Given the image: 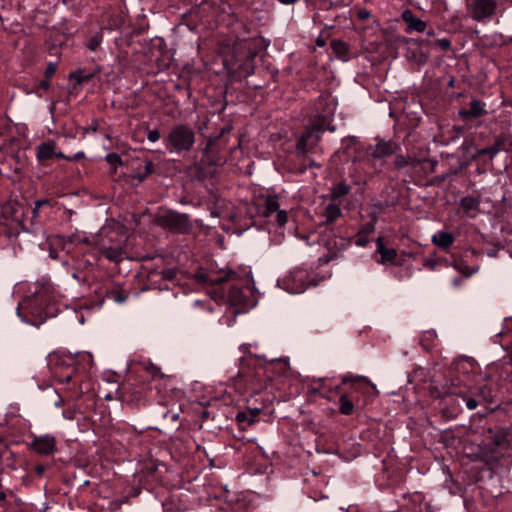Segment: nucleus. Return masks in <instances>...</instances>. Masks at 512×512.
I'll return each mask as SVG.
<instances>
[{"instance_id": "nucleus-51", "label": "nucleus", "mask_w": 512, "mask_h": 512, "mask_svg": "<svg viewBox=\"0 0 512 512\" xmlns=\"http://www.w3.org/2000/svg\"><path fill=\"white\" fill-rule=\"evenodd\" d=\"M46 470V465L44 464H37L34 467V471L37 476H42Z\"/></svg>"}, {"instance_id": "nucleus-16", "label": "nucleus", "mask_w": 512, "mask_h": 512, "mask_svg": "<svg viewBox=\"0 0 512 512\" xmlns=\"http://www.w3.org/2000/svg\"><path fill=\"white\" fill-rule=\"evenodd\" d=\"M476 369V365L473 361L469 359H462L456 362L455 371L458 374L457 378L463 381V383L468 384V379L470 374L474 372ZM456 379V377L454 378Z\"/></svg>"}, {"instance_id": "nucleus-23", "label": "nucleus", "mask_w": 512, "mask_h": 512, "mask_svg": "<svg viewBox=\"0 0 512 512\" xmlns=\"http://www.w3.org/2000/svg\"><path fill=\"white\" fill-rule=\"evenodd\" d=\"M454 240L453 234L446 231H438L432 236V243L441 248L450 247Z\"/></svg>"}, {"instance_id": "nucleus-36", "label": "nucleus", "mask_w": 512, "mask_h": 512, "mask_svg": "<svg viewBox=\"0 0 512 512\" xmlns=\"http://www.w3.org/2000/svg\"><path fill=\"white\" fill-rule=\"evenodd\" d=\"M97 241H98V240H95V241L93 242V245H95V243H96ZM74 243L92 244V242H90V241L88 240V238H87V237H85V236H75V235H73V236H70V237L66 238V244H67V246H68V247H69V245L74 244Z\"/></svg>"}, {"instance_id": "nucleus-33", "label": "nucleus", "mask_w": 512, "mask_h": 512, "mask_svg": "<svg viewBox=\"0 0 512 512\" xmlns=\"http://www.w3.org/2000/svg\"><path fill=\"white\" fill-rule=\"evenodd\" d=\"M480 206V201L473 196H466L461 199V207L465 212H470L474 210H478Z\"/></svg>"}, {"instance_id": "nucleus-46", "label": "nucleus", "mask_w": 512, "mask_h": 512, "mask_svg": "<svg viewBox=\"0 0 512 512\" xmlns=\"http://www.w3.org/2000/svg\"><path fill=\"white\" fill-rule=\"evenodd\" d=\"M154 165L152 161H146L145 163V172L143 175L140 176V180H142L147 175L151 174L153 172Z\"/></svg>"}, {"instance_id": "nucleus-20", "label": "nucleus", "mask_w": 512, "mask_h": 512, "mask_svg": "<svg viewBox=\"0 0 512 512\" xmlns=\"http://www.w3.org/2000/svg\"><path fill=\"white\" fill-rule=\"evenodd\" d=\"M55 154V142L47 141L37 146L36 158L39 161H46L51 159Z\"/></svg>"}, {"instance_id": "nucleus-28", "label": "nucleus", "mask_w": 512, "mask_h": 512, "mask_svg": "<svg viewBox=\"0 0 512 512\" xmlns=\"http://www.w3.org/2000/svg\"><path fill=\"white\" fill-rule=\"evenodd\" d=\"M279 209V203L276 197H268L263 207L261 208V215L264 217H271Z\"/></svg>"}, {"instance_id": "nucleus-1", "label": "nucleus", "mask_w": 512, "mask_h": 512, "mask_svg": "<svg viewBox=\"0 0 512 512\" xmlns=\"http://www.w3.org/2000/svg\"><path fill=\"white\" fill-rule=\"evenodd\" d=\"M342 384L350 385V394L342 393L339 397V411L343 415H351L354 407H364L365 402L360 403L359 400L354 401L352 394L355 392L368 395L370 393L368 386L377 393L376 385L373 384L366 376L347 373L341 376Z\"/></svg>"}, {"instance_id": "nucleus-44", "label": "nucleus", "mask_w": 512, "mask_h": 512, "mask_svg": "<svg viewBox=\"0 0 512 512\" xmlns=\"http://www.w3.org/2000/svg\"><path fill=\"white\" fill-rule=\"evenodd\" d=\"M56 69H57V65L53 62H49L45 69V78H47V79L51 78L55 74Z\"/></svg>"}, {"instance_id": "nucleus-18", "label": "nucleus", "mask_w": 512, "mask_h": 512, "mask_svg": "<svg viewBox=\"0 0 512 512\" xmlns=\"http://www.w3.org/2000/svg\"><path fill=\"white\" fill-rule=\"evenodd\" d=\"M402 19L407 24L408 31L424 32L426 29V23L416 17L409 9L403 11Z\"/></svg>"}, {"instance_id": "nucleus-61", "label": "nucleus", "mask_w": 512, "mask_h": 512, "mask_svg": "<svg viewBox=\"0 0 512 512\" xmlns=\"http://www.w3.org/2000/svg\"><path fill=\"white\" fill-rule=\"evenodd\" d=\"M37 451L42 453V454L49 455L50 453L54 452L55 450L45 449V450H37Z\"/></svg>"}, {"instance_id": "nucleus-60", "label": "nucleus", "mask_w": 512, "mask_h": 512, "mask_svg": "<svg viewBox=\"0 0 512 512\" xmlns=\"http://www.w3.org/2000/svg\"><path fill=\"white\" fill-rule=\"evenodd\" d=\"M282 4L290 5L295 3L297 0H279Z\"/></svg>"}, {"instance_id": "nucleus-32", "label": "nucleus", "mask_w": 512, "mask_h": 512, "mask_svg": "<svg viewBox=\"0 0 512 512\" xmlns=\"http://www.w3.org/2000/svg\"><path fill=\"white\" fill-rule=\"evenodd\" d=\"M333 52L342 60H347L348 45L340 40H334L331 43Z\"/></svg>"}, {"instance_id": "nucleus-7", "label": "nucleus", "mask_w": 512, "mask_h": 512, "mask_svg": "<svg viewBox=\"0 0 512 512\" xmlns=\"http://www.w3.org/2000/svg\"><path fill=\"white\" fill-rule=\"evenodd\" d=\"M501 450H476L466 455V458L475 463L474 468L478 471L485 469L493 470L497 467L502 454Z\"/></svg>"}, {"instance_id": "nucleus-2", "label": "nucleus", "mask_w": 512, "mask_h": 512, "mask_svg": "<svg viewBox=\"0 0 512 512\" xmlns=\"http://www.w3.org/2000/svg\"><path fill=\"white\" fill-rule=\"evenodd\" d=\"M469 387V384L463 383L459 378L452 379L447 395L460 397L465 402L468 410H475L481 403H493L491 386L484 384L474 390L468 389Z\"/></svg>"}, {"instance_id": "nucleus-55", "label": "nucleus", "mask_w": 512, "mask_h": 512, "mask_svg": "<svg viewBox=\"0 0 512 512\" xmlns=\"http://www.w3.org/2000/svg\"><path fill=\"white\" fill-rule=\"evenodd\" d=\"M50 87L49 79H44L39 82V88L47 90Z\"/></svg>"}, {"instance_id": "nucleus-54", "label": "nucleus", "mask_w": 512, "mask_h": 512, "mask_svg": "<svg viewBox=\"0 0 512 512\" xmlns=\"http://www.w3.org/2000/svg\"><path fill=\"white\" fill-rule=\"evenodd\" d=\"M369 16H370V13L366 9H361L358 12V17L362 20L367 19Z\"/></svg>"}, {"instance_id": "nucleus-58", "label": "nucleus", "mask_w": 512, "mask_h": 512, "mask_svg": "<svg viewBox=\"0 0 512 512\" xmlns=\"http://www.w3.org/2000/svg\"><path fill=\"white\" fill-rule=\"evenodd\" d=\"M445 437H451L452 441H455V438L452 437V434L450 432H445ZM454 445H455L454 442L447 444V446H454Z\"/></svg>"}, {"instance_id": "nucleus-42", "label": "nucleus", "mask_w": 512, "mask_h": 512, "mask_svg": "<svg viewBox=\"0 0 512 512\" xmlns=\"http://www.w3.org/2000/svg\"><path fill=\"white\" fill-rule=\"evenodd\" d=\"M435 44L442 50L447 51L451 48V41L448 38L436 40Z\"/></svg>"}, {"instance_id": "nucleus-59", "label": "nucleus", "mask_w": 512, "mask_h": 512, "mask_svg": "<svg viewBox=\"0 0 512 512\" xmlns=\"http://www.w3.org/2000/svg\"><path fill=\"white\" fill-rule=\"evenodd\" d=\"M461 283H462V280H461L460 278H455V279L453 280V285H454L455 287L460 286V285H461Z\"/></svg>"}, {"instance_id": "nucleus-22", "label": "nucleus", "mask_w": 512, "mask_h": 512, "mask_svg": "<svg viewBox=\"0 0 512 512\" xmlns=\"http://www.w3.org/2000/svg\"><path fill=\"white\" fill-rule=\"evenodd\" d=\"M422 162L421 159L416 158L414 156H403V155H396L395 161H394V167L398 170L404 169L406 167L410 168H416L418 165H420Z\"/></svg>"}, {"instance_id": "nucleus-30", "label": "nucleus", "mask_w": 512, "mask_h": 512, "mask_svg": "<svg viewBox=\"0 0 512 512\" xmlns=\"http://www.w3.org/2000/svg\"><path fill=\"white\" fill-rule=\"evenodd\" d=\"M103 42V30L100 29L94 35H92L87 42L85 43L86 48L89 51L95 52L97 51Z\"/></svg>"}, {"instance_id": "nucleus-57", "label": "nucleus", "mask_w": 512, "mask_h": 512, "mask_svg": "<svg viewBox=\"0 0 512 512\" xmlns=\"http://www.w3.org/2000/svg\"><path fill=\"white\" fill-rule=\"evenodd\" d=\"M55 157L57 158H60V159H70L69 157H67L65 154H63L62 152H56L55 151V154H54Z\"/></svg>"}, {"instance_id": "nucleus-6", "label": "nucleus", "mask_w": 512, "mask_h": 512, "mask_svg": "<svg viewBox=\"0 0 512 512\" xmlns=\"http://www.w3.org/2000/svg\"><path fill=\"white\" fill-rule=\"evenodd\" d=\"M323 132V125L319 122H315L311 126L306 127L296 144V152L299 155L312 152L321 140Z\"/></svg>"}, {"instance_id": "nucleus-21", "label": "nucleus", "mask_w": 512, "mask_h": 512, "mask_svg": "<svg viewBox=\"0 0 512 512\" xmlns=\"http://www.w3.org/2000/svg\"><path fill=\"white\" fill-rule=\"evenodd\" d=\"M57 249L66 250L67 252L70 251L69 247L66 244V238L60 235H56L50 238V249H49V256L52 259H58V253Z\"/></svg>"}, {"instance_id": "nucleus-52", "label": "nucleus", "mask_w": 512, "mask_h": 512, "mask_svg": "<svg viewBox=\"0 0 512 512\" xmlns=\"http://www.w3.org/2000/svg\"><path fill=\"white\" fill-rule=\"evenodd\" d=\"M49 204V201L48 200H38L36 203H35V208L33 210V213L34 215L37 214L38 212V209L42 206V205H48Z\"/></svg>"}, {"instance_id": "nucleus-27", "label": "nucleus", "mask_w": 512, "mask_h": 512, "mask_svg": "<svg viewBox=\"0 0 512 512\" xmlns=\"http://www.w3.org/2000/svg\"><path fill=\"white\" fill-rule=\"evenodd\" d=\"M512 147V137H498L492 145V157L501 151H508Z\"/></svg>"}, {"instance_id": "nucleus-48", "label": "nucleus", "mask_w": 512, "mask_h": 512, "mask_svg": "<svg viewBox=\"0 0 512 512\" xmlns=\"http://www.w3.org/2000/svg\"><path fill=\"white\" fill-rule=\"evenodd\" d=\"M114 300L118 303H124L127 300V295L120 292H113Z\"/></svg>"}, {"instance_id": "nucleus-19", "label": "nucleus", "mask_w": 512, "mask_h": 512, "mask_svg": "<svg viewBox=\"0 0 512 512\" xmlns=\"http://www.w3.org/2000/svg\"><path fill=\"white\" fill-rule=\"evenodd\" d=\"M247 293L249 289H243L240 287L233 286L229 291V301L232 305L246 306L247 304Z\"/></svg>"}, {"instance_id": "nucleus-38", "label": "nucleus", "mask_w": 512, "mask_h": 512, "mask_svg": "<svg viewBox=\"0 0 512 512\" xmlns=\"http://www.w3.org/2000/svg\"><path fill=\"white\" fill-rule=\"evenodd\" d=\"M236 276L234 272L225 273L224 276H217L210 279V282L214 285L221 284L225 281L231 280Z\"/></svg>"}, {"instance_id": "nucleus-14", "label": "nucleus", "mask_w": 512, "mask_h": 512, "mask_svg": "<svg viewBox=\"0 0 512 512\" xmlns=\"http://www.w3.org/2000/svg\"><path fill=\"white\" fill-rule=\"evenodd\" d=\"M307 274L303 270L292 271L286 278L284 283L286 284L287 290L291 294H298L305 291L307 287L306 282Z\"/></svg>"}, {"instance_id": "nucleus-3", "label": "nucleus", "mask_w": 512, "mask_h": 512, "mask_svg": "<svg viewBox=\"0 0 512 512\" xmlns=\"http://www.w3.org/2000/svg\"><path fill=\"white\" fill-rule=\"evenodd\" d=\"M196 141V134L192 127L187 124H176L171 127L164 144L170 153L181 154L192 150Z\"/></svg>"}, {"instance_id": "nucleus-64", "label": "nucleus", "mask_w": 512, "mask_h": 512, "mask_svg": "<svg viewBox=\"0 0 512 512\" xmlns=\"http://www.w3.org/2000/svg\"><path fill=\"white\" fill-rule=\"evenodd\" d=\"M64 416H65L66 418H68V419H72V418H73L72 412H67V411H65V412H64Z\"/></svg>"}, {"instance_id": "nucleus-5", "label": "nucleus", "mask_w": 512, "mask_h": 512, "mask_svg": "<svg viewBox=\"0 0 512 512\" xmlns=\"http://www.w3.org/2000/svg\"><path fill=\"white\" fill-rule=\"evenodd\" d=\"M257 51L250 47V42L247 40L238 41L234 48L233 53L226 54L223 57V65L229 74H233L238 70L237 64L244 60H252Z\"/></svg>"}, {"instance_id": "nucleus-49", "label": "nucleus", "mask_w": 512, "mask_h": 512, "mask_svg": "<svg viewBox=\"0 0 512 512\" xmlns=\"http://www.w3.org/2000/svg\"><path fill=\"white\" fill-rule=\"evenodd\" d=\"M482 155H490V157L493 158L492 157V146L483 148V149H480L477 151L476 157H480Z\"/></svg>"}, {"instance_id": "nucleus-4", "label": "nucleus", "mask_w": 512, "mask_h": 512, "mask_svg": "<svg viewBox=\"0 0 512 512\" xmlns=\"http://www.w3.org/2000/svg\"><path fill=\"white\" fill-rule=\"evenodd\" d=\"M278 459L275 450H248L245 455L246 469L251 474H265L272 468L274 462Z\"/></svg>"}, {"instance_id": "nucleus-34", "label": "nucleus", "mask_w": 512, "mask_h": 512, "mask_svg": "<svg viewBox=\"0 0 512 512\" xmlns=\"http://www.w3.org/2000/svg\"><path fill=\"white\" fill-rule=\"evenodd\" d=\"M374 230V226L371 225L366 229H362L358 232L355 244L359 247H364L368 243V234Z\"/></svg>"}, {"instance_id": "nucleus-45", "label": "nucleus", "mask_w": 512, "mask_h": 512, "mask_svg": "<svg viewBox=\"0 0 512 512\" xmlns=\"http://www.w3.org/2000/svg\"><path fill=\"white\" fill-rule=\"evenodd\" d=\"M228 129L226 128H223L221 130V133L217 136H210L209 139H208V144H207V147H206V150L210 149L212 147V145H214L217 140L227 131Z\"/></svg>"}, {"instance_id": "nucleus-11", "label": "nucleus", "mask_w": 512, "mask_h": 512, "mask_svg": "<svg viewBox=\"0 0 512 512\" xmlns=\"http://www.w3.org/2000/svg\"><path fill=\"white\" fill-rule=\"evenodd\" d=\"M496 7V0H475L471 4L472 18L478 22L490 19L494 15Z\"/></svg>"}, {"instance_id": "nucleus-56", "label": "nucleus", "mask_w": 512, "mask_h": 512, "mask_svg": "<svg viewBox=\"0 0 512 512\" xmlns=\"http://www.w3.org/2000/svg\"><path fill=\"white\" fill-rule=\"evenodd\" d=\"M260 413V409L256 408L254 410H250L249 411V414L250 416L255 420V418L257 417V415Z\"/></svg>"}, {"instance_id": "nucleus-26", "label": "nucleus", "mask_w": 512, "mask_h": 512, "mask_svg": "<svg viewBox=\"0 0 512 512\" xmlns=\"http://www.w3.org/2000/svg\"><path fill=\"white\" fill-rule=\"evenodd\" d=\"M33 448H54L56 439L50 434L35 436L33 441Z\"/></svg>"}, {"instance_id": "nucleus-41", "label": "nucleus", "mask_w": 512, "mask_h": 512, "mask_svg": "<svg viewBox=\"0 0 512 512\" xmlns=\"http://www.w3.org/2000/svg\"><path fill=\"white\" fill-rule=\"evenodd\" d=\"M287 213L285 210H279L276 212V221L279 226H284L287 223Z\"/></svg>"}, {"instance_id": "nucleus-50", "label": "nucleus", "mask_w": 512, "mask_h": 512, "mask_svg": "<svg viewBox=\"0 0 512 512\" xmlns=\"http://www.w3.org/2000/svg\"><path fill=\"white\" fill-rule=\"evenodd\" d=\"M162 276L164 279L172 280L175 277V271L171 269L164 270L162 271Z\"/></svg>"}, {"instance_id": "nucleus-8", "label": "nucleus", "mask_w": 512, "mask_h": 512, "mask_svg": "<svg viewBox=\"0 0 512 512\" xmlns=\"http://www.w3.org/2000/svg\"><path fill=\"white\" fill-rule=\"evenodd\" d=\"M319 242L327 249V254L320 258L324 264L329 263L333 259L339 257L345 249L342 239H337L333 230H325L321 235Z\"/></svg>"}, {"instance_id": "nucleus-31", "label": "nucleus", "mask_w": 512, "mask_h": 512, "mask_svg": "<svg viewBox=\"0 0 512 512\" xmlns=\"http://www.w3.org/2000/svg\"><path fill=\"white\" fill-rule=\"evenodd\" d=\"M351 188L345 182H340L334 185L331 189V198L333 201L349 194Z\"/></svg>"}, {"instance_id": "nucleus-10", "label": "nucleus", "mask_w": 512, "mask_h": 512, "mask_svg": "<svg viewBox=\"0 0 512 512\" xmlns=\"http://www.w3.org/2000/svg\"><path fill=\"white\" fill-rule=\"evenodd\" d=\"M95 246L111 262L119 263L124 259V248L120 243H115L112 237L109 238V241L100 239L95 243Z\"/></svg>"}, {"instance_id": "nucleus-24", "label": "nucleus", "mask_w": 512, "mask_h": 512, "mask_svg": "<svg viewBox=\"0 0 512 512\" xmlns=\"http://www.w3.org/2000/svg\"><path fill=\"white\" fill-rule=\"evenodd\" d=\"M342 212L340 209L339 204L335 202L329 203L323 212V216L325 217V223L326 224H332L334 221H336L339 217H341Z\"/></svg>"}, {"instance_id": "nucleus-53", "label": "nucleus", "mask_w": 512, "mask_h": 512, "mask_svg": "<svg viewBox=\"0 0 512 512\" xmlns=\"http://www.w3.org/2000/svg\"><path fill=\"white\" fill-rule=\"evenodd\" d=\"M106 159H107L109 162H111V163H114V162H120V161H121V160H120V157H119L117 154H115V153L108 154V155L106 156Z\"/></svg>"}, {"instance_id": "nucleus-63", "label": "nucleus", "mask_w": 512, "mask_h": 512, "mask_svg": "<svg viewBox=\"0 0 512 512\" xmlns=\"http://www.w3.org/2000/svg\"><path fill=\"white\" fill-rule=\"evenodd\" d=\"M82 157H84V153L80 151V152L75 154L74 159H79V158H82Z\"/></svg>"}, {"instance_id": "nucleus-29", "label": "nucleus", "mask_w": 512, "mask_h": 512, "mask_svg": "<svg viewBox=\"0 0 512 512\" xmlns=\"http://www.w3.org/2000/svg\"><path fill=\"white\" fill-rule=\"evenodd\" d=\"M215 312L210 302L204 303L202 301H195L193 304V315L195 317H200L201 314H215Z\"/></svg>"}, {"instance_id": "nucleus-13", "label": "nucleus", "mask_w": 512, "mask_h": 512, "mask_svg": "<svg viewBox=\"0 0 512 512\" xmlns=\"http://www.w3.org/2000/svg\"><path fill=\"white\" fill-rule=\"evenodd\" d=\"M400 149V145L395 141L376 138V144L371 152V156L374 159H381L397 154Z\"/></svg>"}, {"instance_id": "nucleus-37", "label": "nucleus", "mask_w": 512, "mask_h": 512, "mask_svg": "<svg viewBox=\"0 0 512 512\" xmlns=\"http://www.w3.org/2000/svg\"><path fill=\"white\" fill-rule=\"evenodd\" d=\"M236 420L239 424L247 423L250 425L254 423V419L250 416L249 412H238Z\"/></svg>"}, {"instance_id": "nucleus-12", "label": "nucleus", "mask_w": 512, "mask_h": 512, "mask_svg": "<svg viewBox=\"0 0 512 512\" xmlns=\"http://www.w3.org/2000/svg\"><path fill=\"white\" fill-rule=\"evenodd\" d=\"M163 223L173 231L186 233L192 228L187 214L170 213L163 217Z\"/></svg>"}, {"instance_id": "nucleus-62", "label": "nucleus", "mask_w": 512, "mask_h": 512, "mask_svg": "<svg viewBox=\"0 0 512 512\" xmlns=\"http://www.w3.org/2000/svg\"><path fill=\"white\" fill-rule=\"evenodd\" d=\"M6 499V494L3 491H0V503Z\"/></svg>"}, {"instance_id": "nucleus-17", "label": "nucleus", "mask_w": 512, "mask_h": 512, "mask_svg": "<svg viewBox=\"0 0 512 512\" xmlns=\"http://www.w3.org/2000/svg\"><path fill=\"white\" fill-rule=\"evenodd\" d=\"M377 253L380 255V259L377 260L379 264L393 263L397 257V251L394 248H386L384 241L381 237L376 240Z\"/></svg>"}, {"instance_id": "nucleus-15", "label": "nucleus", "mask_w": 512, "mask_h": 512, "mask_svg": "<svg viewBox=\"0 0 512 512\" xmlns=\"http://www.w3.org/2000/svg\"><path fill=\"white\" fill-rule=\"evenodd\" d=\"M486 439L496 447L512 446V434L506 428H490L487 430Z\"/></svg>"}, {"instance_id": "nucleus-40", "label": "nucleus", "mask_w": 512, "mask_h": 512, "mask_svg": "<svg viewBox=\"0 0 512 512\" xmlns=\"http://www.w3.org/2000/svg\"><path fill=\"white\" fill-rule=\"evenodd\" d=\"M454 267L461 273L464 274L465 278L470 277L473 273H475L477 268H469L468 266H462L458 264H454Z\"/></svg>"}, {"instance_id": "nucleus-25", "label": "nucleus", "mask_w": 512, "mask_h": 512, "mask_svg": "<svg viewBox=\"0 0 512 512\" xmlns=\"http://www.w3.org/2000/svg\"><path fill=\"white\" fill-rule=\"evenodd\" d=\"M483 114V105L479 100H472L469 108L459 111V115L463 118H477Z\"/></svg>"}, {"instance_id": "nucleus-35", "label": "nucleus", "mask_w": 512, "mask_h": 512, "mask_svg": "<svg viewBox=\"0 0 512 512\" xmlns=\"http://www.w3.org/2000/svg\"><path fill=\"white\" fill-rule=\"evenodd\" d=\"M92 77L91 74H84L83 71L81 70H78V71H75V72H72L70 74V78L71 79H74L77 83L81 84L83 82H86L88 80H90Z\"/></svg>"}, {"instance_id": "nucleus-9", "label": "nucleus", "mask_w": 512, "mask_h": 512, "mask_svg": "<svg viewBox=\"0 0 512 512\" xmlns=\"http://www.w3.org/2000/svg\"><path fill=\"white\" fill-rule=\"evenodd\" d=\"M48 360V366L52 371L56 373L59 380L64 383H69L73 378V372L68 374H62L59 372L62 368L66 366H70L73 361L74 357L72 355H65L58 352L50 353L47 357Z\"/></svg>"}, {"instance_id": "nucleus-39", "label": "nucleus", "mask_w": 512, "mask_h": 512, "mask_svg": "<svg viewBox=\"0 0 512 512\" xmlns=\"http://www.w3.org/2000/svg\"><path fill=\"white\" fill-rule=\"evenodd\" d=\"M338 452L339 457L343 458L344 460H351L356 458L359 454L357 453L358 450H336Z\"/></svg>"}, {"instance_id": "nucleus-47", "label": "nucleus", "mask_w": 512, "mask_h": 512, "mask_svg": "<svg viewBox=\"0 0 512 512\" xmlns=\"http://www.w3.org/2000/svg\"><path fill=\"white\" fill-rule=\"evenodd\" d=\"M437 265V261L432 258H426L424 261V266L430 270H434Z\"/></svg>"}, {"instance_id": "nucleus-43", "label": "nucleus", "mask_w": 512, "mask_h": 512, "mask_svg": "<svg viewBox=\"0 0 512 512\" xmlns=\"http://www.w3.org/2000/svg\"><path fill=\"white\" fill-rule=\"evenodd\" d=\"M160 137H161L160 132L157 129L149 130L147 133V139L149 142H152V143L157 142L160 139Z\"/></svg>"}]
</instances>
